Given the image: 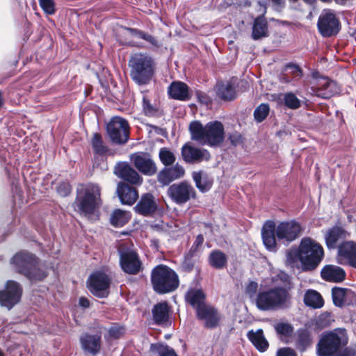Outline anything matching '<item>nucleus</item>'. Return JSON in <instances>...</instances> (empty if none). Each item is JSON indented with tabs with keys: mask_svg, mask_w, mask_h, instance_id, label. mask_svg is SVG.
I'll use <instances>...</instances> for the list:
<instances>
[{
	"mask_svg": "<svg viewBox=\"0 0 356 356\" xmlns=\"http://www.w3.org/2000/svg\"><path fill=\"white\" fill-rule=\"evenodd\" d=\"M332 321L333 319H332L330 314L325 312L318 316L316 319L315 325L318 329L323 330L331 325Z\"/></svg>",
	"mask_w": 356,
	"mask_h": 356,
	"instance_id": "45",
	"label": "nucleus"
},
{
	"mask_svg": "<svg viewBox=\"0 0 356 356\" xmlns=\"http://www.w3.org/2000/svg\"><path fill=\"white\" fill-rule=\"evenodd\" d=\"M268 32V23L263 16H259L254 20L252 38L254 40L267 37Z\"/></svg>",
	"mask_w": 356,
	"mask_h": 356,
	"instance_id": "31",
	"label": "nucleus"
},
{
	"mask_svg": "<svg viewBox=\"0 0 356 356\" xmlns=\"http://www.w3.org/2000/svg\"><path fill=\"white\" fill-rule=\"evenodd\" d=\"M22 291L17 282L12 280L8 281L5 290L0 291V305L8 309H11L19 301Z\"/></svg>",
	"mask_w": 356,
	"mask_h": 356,
	"instance_id": "14",
	"label": "nucleus"
},
{
	"mask_svg": "<svg viewBox=\"0 0 356 356\" xmlns=\"http://www.w3.org/2000/svg\"><path fill=\"white\" fill-rule=\"evenodd\" d=\"M184 174V168L177 163L173 166L163 168L158 175V181L162 185L167 186L173 181L182 178Z\"/></svg>",
	"mask_w": 356,
	"mask_h": 356,
	"instance_id": "21",
	"label": "nucleus"
},
{
	"mask_svg": "<svg viewBox=\"0 0 356 356\" xmlns=\"http://www.w3.org/2000/svg\"><path fill=\"white\" fill-rule=\"evenodd\" d=\"M271 279H272V282L273 284L275 283V282L278 279H280L282 282H286L288 279V275L285 273L280 271L277 275H276L275 276H272Z\"/></svg>",
	"mask_w": 356,
	"mask_h": 356,
	"instance_id": "58",
	"label": "nucleus"
},
{
	"mask_svg": "<svg viewBox=\"0 0 356 356\" xmlns=\"http://www.w3.org/2000/svg\"><path fill=\"white\" fill-rule=\"evenodd\" d=\"M285 70L287 74H291L293 78L296 80L300 79L302 76V70L298 65L290 63L286 65Z\"/></svg>",
	"mask_w": 356,
	"mask_h": 356,
	"instance_id": "47",
	"label": "nucleus"
},
{
	"mask_svg": "<svg viewBox=\"0 0 356 356\" xmlns=\"http://www.w3.org/2000/svg\"><path fill=\"white\" fill-rule=\"evenodd\" d=\"M90 145L92 152L97 156H105L109 152V147L100 133L95 132L92 134Z\"/></svg>",
	"mask_w": 356,
	"mask_h": 356,
	"instance_id": "27",
	"label": "nucleus"
},
{
	"mask_svg": "<svg viewBox=\"0 0 356 356\" xmlns=\"http://www.w3.org/2000/svg\"><path fill=\"white\" fill-rule=\"evenodd\" d=\"M229 140L234 146H237L242 143V137L238 132L231 134L229 136Z\"/></svg>",
	"mask_w": 356,
	"mask_h": 356,
	"instance_id": "54",
	"label": "nucleus"
},
{
	"mask_svg": "<svg viewBox=\"0 0 356 356\" xmlns=\"http://www.w3.org/2000/svg\"><path fill=\"white\" fill-rule=\"evenodd\" d=\"M193 179L196 187L202 193L208 191L212 186V180L207 175H202L201 172H194Z\"/></svg>",
	"mask_w": 356,
	"mask_h": 356,
	"instance_id": "38",
	"label": "nucleus"
},
{
	"mask_svg": "<svg viewBox=\"0 0 356 356\" xmlns=\"http://www.w3.org/2000/svg\"><path fill=\"white\" fill-rule=\"evenodd\" d=\"M167 193L172 201L179 205L195 198L196 195L195 188L186 181L173 184L168 188Z\"/></svg>",
	"mask_w": 356,
	"mask_h": 356,
	"instance_id": "11",
	"label": "nucleus"
},
{
	"mask_svg": "<svg viewBox=\"0 0 356 356\" xmlns=\"http://www.w3.org/2000/svg\"><path fill=\"white\" fill-rule=\"evenodd\" d=\"M186 163L195 164L200 163L203 157H183Z\"/></svg>",
	"mask_w": 356,
	"mask_h": 356,
	"instance_id": "59",
	"label": "nucleus"
},
{
	"mask_svg": "<svg viewBox=\"0 0 356 356\" xmlns=\"http://www.w3.org/2000/svg\"><path fill=\"white\" fill-rule=\"evenodd\" d=\"M110 278L102 271H96L89 278V289L98 298H105L108 294Z\"/></svg>",
	"mask_w": 356,
	"mask_h": 356,
	"instance_id": "13",
	"label": "nucleus"
},
{
	"mask_svg": "<svg viewBox=\"0 0 356 356\" xmlns=\"http://www.w3.org/2000/svg\"><path fill=\"white\" fill-rule=\"evenodd\" d=\"M270 106L268 104H261L254 111V119L257 123L262 122L268 115Z\"/></svg>",
	"mask_w": 356,
	"mask_h": 356,
	"instance_id": "43",
	"label": "nucleus"
},
{
	"mask_svg": "<svg viewBox=\"0 0 356 356\" xmlns=\"http://www.w3.org/2000/svg\"><path fill=\"white\" fill-rule=\"evenodd\" d=\"M275 235V222L273 221L266 222L261 229V236L265 247L270 252H275L277 250Z\"/></svg>",
	"mask_w": 356,
	"mask_h": 356,
	"instance_id": "23",
	"label": "nucleus"
},
{
	"mask_svg": "<svg viewBox=\"0 0 356 356\" xmlns=\"http://www.w3.org/2000/svg\"><path fill=\"white\" fill-rule=\"evenodd\" d=\"M130 218V212L121 209H115L111 216L110 222L111 225L115 227H122L128 222Z\"/></svg>",
	"mask_w": 356,
	"mask_h": 356,
	"instance_id": "40",
	"label": "nucleus"
},
{
	"mask_svg": "<svg viewBox=\"0 0 356 356\" xmlns=\"http://www.w3.org/2000/svg\"><path fill=\"white\" fill-rule=\"evenodd\" d=\"M150 351L156 356H178L173 348L161 343H152Z\"/></svg>",
	"mask_w": 356,
	"mask_h": 356,
	"instance_id": "42",
	"label": "nucleus"
},
{
	"mask_svg": "<svg viewBox=\"0 0 356 356\" xmlns=\"http://www.w3.org/2000/svg\"><path fill=\"white\" fill-rule=\"evenodd\" d=\"M348 343V337L345 328H336L322 333L316 345L318 356H332Z\"/></svg>",
	"mask_w": 356,
	"mask_h": 356,
	"instance_id": "5",
	"label": "nucleus"
},
{
	"mask_svg": "<svg viewBox=\"0 0 356 356\" xmlns=\"http://www.w3.org/2000/svg\"><path fill=\"white\" fill-rule=\"evenodd\" d=\"M15 270L33 281L42 280L47 276L35 256L27 252L16 254L11 260Z\"/></svg>",
	"mask_w": 356,
	"mask_h": 356,
	"instance_id": "6",
	"label": "nucleus"
},
{
	"mask_svg": "<svg viewBox=\"0 0 356 356\" xmlns=\"http://www.w3.org/2000/svg\"><path fill=\"white\" fill-rule=\"evenodd\" d=\"M106 132L113 144L124 145L129 138V123L121 117H113L106 124Z\"/></svg>",
	"mask_w": 356,
	"mask_h": 356,
	"instance_id": "9",
	"label": "nucleus"
},
{
	"mask_svg": "<svg viewBox=\"0 0 356 356\" xmlns=\"http://www.w3.org/2000/svg\"><path fill=\"white\" fill-rule=\"evenodd\" d=\"M356 355V353L354 352V353H340V354H338L337 356H355Z\"/></svg>",
	"mask_w": 356,
	"mask_h": 356,
	"instance_id": "64",
	"label": "nucleus"
},
{
	"mask_svg": "<svg viewBox=\"0 0 356 356\" xmlns=\"http://www.w3.org/2000/svg\"><path fill=\"white\" fill-rule=\"evenodd\" d=\"M181 156H205L204 152L191 143H186L181 149Z\"/></svg>",
	"mask_w": 356,
	"mask_h": 356,
	"instance_id": "46",
	"label": "nucleus"
},
{
	"mask_svg": "<svg viewBox=\"0 0 356 356\" xmlns=\"http://www.w3.org/2000/svg\"><path fill=\"white\" fill-rule=\"evenodd\" d=\"M305 304L314 309H319L323 306L324 301L319 293L314 290H308L304 296Z\"/></svg>",
	"mask_w": 356,
	"mask_h": 356,
	"instance_id": "36",
	"label": "nucleus"
},
{
	"mask_svg": "<svg viewBox=\"0 0 356 356\" xmlns=\"http://www.w3.org/2000/svg\"><path fill=\"white\" fill-rule=\"evenodd\" d=\"M175 157H160L161 162L166 166L171 165L175 162Z\"/></svg>",
	"mask_w": 356,
	"mask_h": 356,
	"instance_id": "60",
	"label": "nucleus"
},
{
	"mask_svg": "<svg viewBox=\"0 0 356 356\" xmlns=\"http://www.w3.org/2000/svg\"><path fill=\"white\" fill-rule=\"evenodd\" d=\"M58 193L63 197L67 196L70 193L71 188L67 183H61L56 188Z\"/></svg>",
	"mask_w": 356,
	"mask_h": 356,
	"instance_id": "51",
	"label": "nucleus"
},
{
	"mask_svg": "<svg viewBox=\"0 0 356 356\" xmlns=\"http://www.w3.org/2000/svg\"><path fill=\"white\" fill-rule=\"evenodd\" d=\"M291 296L283 287H274L259 292L255 303L261 311H273L289 307Z\"/></svg>",
	"mask_w": 356,
	"mask_h": 356,
	"instance_id": "4",
	"label": "nucleus"
},
{
	"mask_svg": "<svg viewBox=\"0 0 356 356\" xmlns=\"http://www.w3.org/2000/svg\"><path fill=\"white\" fill-rule=\"evenodd\" d=\"M117 193L121 203L123 204L132 205L138 197L137 191L123 182L118 184Z\"/></svg>",
	"mask_w": 356,
	"mask_h": 356,
	"instance_id": "25",
	"label": "nucleus"
},
{
	"mask_svg": "<svg viewBox=\"0 0 356 356\" xmlns=\"http://www.w3.org/2000/svg\"><path fill=\"white\" fill-rule=\"evenodd\" d=\"M247 337L259 351L264 352L267 350L268 342L266 339L261 329H258L256 331L253 330H250L247 334Z\"/></svg>",
	"mask_w": 356,
	"mask_h": 356,
	"instance_id": "30",
	"label": "nucleus"
},
{
	"mask_svg": "<svg viewBox=\"0 0 356 356\" xmlns=\"http://www.w3.org/2000/svg\"><path fill=\"white\" fill-rule=\"evenodd\" d=\"M157 209V204L154 196L150 193L142 195L140 201L134 207L137 213L147 216L152 214Z\"/></svg>",
	"mask_w": 356,
	"mask_h": 356,
	"instance_id": "24",
	"label": "nucleus"
},
{
	"mask_svg": "<svg viewBox=\"0 0 356 356\" xmlns=\"http://www.w3.org/2000/svg\"><path fill=\"white\" fill-rule=\"evenodd\" d=\"M136 168L146 175H152L156 172V166L149 157H135Z\"/></svg>",
	"mask_w": 356,
	"mask_h": 356,
	"instance_id": "32",
	"label": "nucleus"
},
{
	"mask_svg": "<svg viewBox=\"0 0 356 356\" xmlns=\"http://www.w3.org/2000/svg\"><path fill=\"white\" fill-rule=\"evenodd\" d=\"M204 242V237L202 234H199L197 236L191 248V251L195 252L197 251L199 248H200Z\"/></svg>",
	"mask_w": 356,
	"mask_h": 356,
	"instance_id": "57",
	"label": "nucleus"
},
{
	"mask_svg": "<svg viewBox=\"0 0 356 356\" xmlns=\"http://www.w3.org/2000/svg\"><path fill=\"white\" fill-rule=\"evenodd\" d=\"M258 289V284L254 281H250L245 287V293L250 297L255 295Z\"/></svg>",
	"mask_w": 356,
	"mask_h": 356,
	"instance_id": "52",
	"label": "nucleus"
},
{
	"mask_svg": "<svg viewBox=\"0 0 356 356\" xmlns=\"http://www.w3.org/2000/svg\"><path fill=\"white\" fill-rule=\"evenodd\" d=\"M216 94L218 97L225 101H232L236 98V90L229 83H222L217 86Z\"/></svg>",
	"mask_w": 356,
	"mask_h": 356,
	"instance_id": "34",
	"label": "nucleus"
},
{
	"mask_svg": "<svg viewBox=\"0 0 356 356\" xmlns=\"http://www.w3.org/2000/svg\"><path fill=\"white\" fill-rule=\"evenodd\" d=\"M234 3H236L240 6H250L251 2L250 0H232Z\"/></svg>",
	"mask_w": 356,
	"mask_h": 356,
	"instance_id": "62",
	"label": "nucleus"
},
{
	"mask_svg": "<svg viewBox=\"0 0 356 356\" xmlns=\"http://www.w3.org/2000/svg\"><path fill=\"white\" fill-rule=\"evenodd\" d=\"M227 262L226 254L220 250H213L209 254V263L216 269H222L226 266Z\"/></svg>",
	"mask_w": 356,
	"mask_h": 356,
	"instance_id": "37",
	"label": "nucleus"
},
{
	"mask_svg": "<svg viewBox=\"0 0 356 356\" xmlns=\"http://www.w3.org/2000/svg\"><path fill=\"white\" fill-rule=\"evenodd\" d=\"M276 356H297L294 350L291 348H282L277 351Z\"/></svg>",
	"mask_w": 356,
	"mask_h": 356,
	"instance_id": "53",
	"label": "nucleus"
},
{
	"mask_svg": "<svg viewBox=\"0 0 356 356\" xmlns=\"http://www.w3.org/2000/svg\"><path fill=\"white\" fill-rule=\"evenodd\" d=\"M339 263L348 264L356 268V243L352 241L342 243L338 248Z\"/></svg>",
	"mask_w": 356,
	"mask_h": 356,
	"instance_id": "18",
	"label": "nucleus"
},
{
	"mask_svg": "<svg viewBox=\"0 0 356 356\" xmlns=\"http://www.w3.org/2000/svg\"><path fill=\"white\" fill-rule=\"evenodd\" d=\"M79 304L83 308H88L90 306V302L88 299L85 297H81L79 298Z\"/></svg>",
	"mask_w": 356,
	"mask_h": 356,
	"instance_id": "61",
	"label": "nucleus"
},
{
	"mask_svg": "<svg viewBox=\"0 0 356 356\" xmlns=\"http://www.w3.org/2000/svg\"><path fill=\"white\" fill-rule=\"evenodd\" d=\"M130 77L138 86H147L152 81L156 72V62L147 53H136L129 60Z\"/></svg>",
	"mask_w": 356,
	"mask_h": 356,
	"instance_id": "3",
	"label": "nucleus"
},
{
	"mask_svg": "<svg viewBox=\"0 0 356 356\" xmlns=\"http://www.w3.org/2000/svg\"><path fill=\"white\" fill-rule=\"evenodd\" d=\"M170 98L176 100L186 102L191 99L192 94L188 86L181 81H173L168 88Z\"/></svg>",
	"mask_w": 356,
	"mask_h": 356,
	"instance_id": "22",
	"label": "nucleus"
},
{
	"mask_svg": "<svg viewBox=\"0 0 356 356\" xmlns=\"http://www.w3.org/2000/svg\"><path fill=\"white\" fill-rule=\"evenodd\" d=\"M321 277L324 280L332 282H340L345 280L344 270L337 266L327 265L321 270Z\"/></svg>",
	"mask_w": 356,
	"mask_h": 356,
	"instance_id": "26",
	"label": "nucleus"
},
{
	"mask_svg": "<svg viewBox=\"0 0 356 356\" xmlns=\"http://www.w3.org/2000/svg\"><path fill=\"white\" fill-rule=\"evenodd\" d=\"M143 40L151 44L154 47H159L160 44L158 40L154 37L153 35L149 34L148 33H145Z\"/></svg>",
	"mask_w": 356,
	"mask_h": 356,
	"instance_id": "55",
	"label": "nucleus"
},
{
	"mask_svg": "<svg viewBox=\"0 0 356 356\" xmlns=\"http://www.w3.org/2000/svg\"><path fill=\"white\" fill-rule=\"evenodd\" d=\"M312 337L308 329L302 328L297 331L296 345L300 351L304 352L312 345Z\"/></svg>",
	"mask_w": 356,
	"mask_h": 356,
	"instance_id": "35",
	"label": "nucleus"
},
{
	"mask_svg": "<svg viewBox=\"0 0 356 356\" xmlns=\"http://www.w3.org/2000/svg\"><path fill=\"white\" fill-rule=\"evenodd\" d=\"M125 29L134 37L143 39V35L145 34V31H141L138 29L131 28V27H125Z\"/></svg>",
	"mask_w": 356,
	"mask_h": 356,
	"instance_id": "56",
	"label": "nucleus"
},
{
	"mask_svg": "<svg viewBox=\"0 0 356 356\" xmlns=\"http://www.w3.org/2000/svg\"><path fill=\"white\" fill-rule=\"evenodd\" d=\"M114 173L118 177L133 185H140L142 184L143 179L138 172L124 162L117 163L114 169Z\"/></svg>",
	"mask_w": 356,
	"mask_h": 356,
	"instance_id": "19",
	"label": "nucleus"
},
{
	"mask_svg": "<svg viewBox=\"0 0 356 356\" xmlns=\"http://www.w3.org/2000/svg\"><path fill=\"white\" fill-rule=\"evenodd\" d=\"M314 94L323 99H329L340 91L336 81L328 78H323L318 81L316 86L312 88Z\"/></svg>",
	"mask_w": 356,
	"mask_h": 356,
	"instance_id": "16",
	"label": "nucleus"
},
{
	"mask_svg": "<svg viewBox=\"0 0 356 356\" xmlns=\"http://www.w3.org/2000/svg\"><path fill=\"white\" fill-rule=\"evenodd\" d=\"M151 281L154 290L160 294L174 291L179 284L177 273L163 264L158 265L152 269Z\"/></svg>",
	"mask_w": 356,
	"mask_h": 356,
	"instance_id": "8",
	"label": "nucleus"
},
{
	"mask_svg": "<svg viewBox=\"0 0 356 356\" xmlns=\"http://www.w3.org/2000/svg\"><path fill=\"white\" fill-rule=\"evenodd\" d=\"M120 262L122 269L127 273L135 275L141 269V261L138 254L131 250L120 251Z\"/></svg>",
	"mask_w": 356,
	"mask_h": 356,
	"instance_id": "15",
	"label": "nucleus"
},
{
	"mask_svg": "<svg viewBox=\"0 0 356 356\" xmlns=\"http://www.w3.org/2000/svg\"><path fill=\"white\" fill-rule=\"evenodd\" d=\"M197 317L204 321L205 327L213 328L216 327L220 321V316L218 311L209 305L198 308Z\"/></svg>",
	"mask_w": 356,
	"mask_h": 356,
	"instance_id": "20",
	"label": "nucleus"
},
{
	"mask_svg": "<svg viewBox=\"0 0 356 356\" xmlns=\"http://www.w3.org/2000/svg\"><path fill=\"white\" fill-rule=\"evenodd\" d=\"M152 312L156 324L162 325L168 322L170 307L166 302L157 303L154 306Z\"/></svg>",
	"mask_w": 356,
	"mask_h": 356,
	"instance_id": "29",
	"label": "nucleus"
},
{
	"mask_svg": "<svg viewBox=\"0 0 356 356\" xmlns=\"http://www.w3.org/2000/svg\"><path fill=\"white\" fill-rule=\"evenodd\" d=\"M346 237V232L340 227H333L328 229L325 234L327 247L329 249L335 248L338 242Z\"/></svg>",
	"mask_w": 356,
	"mask_h": 356,
	"instance_id": "28",
	"label": "nucleus"
},
{
	"mask_svg": "<svg viewBox=\"0 0 356 356\" xmlns=\"http://www.w3.org/2000/svg\"><path fill=\"white\" fill-rule=\"evenodd\" d=\"M324 257L321 244L309 237L302 238L298 248H292L286 252V264L291 268L300 264L303 271L316 269Z\"/></svg>",
	"mask_w": 356,
	"mask_h": 356,
	"instance_id": "1",
	"label": "nucleus"
},
{
	"mask_svg": "<svg viewBox=\"0 0 356 356\" xmlns=\"http://www.w3.org/2000/svg\"><path fill=\"white\" fill-rule=\"evenodd\" d=\"M352 294L350 289L340 287H334L332 289V296L334 305L342 307L346 300V298Z\"/></svg>",
	"mask_w": 356,
	"mask_h": 356,
	"instance_id": "39",
	"label": "nucleus"
},
{
	"mask_svg": "<svg viewBox=\"0 0 356 356\" xmlns=\"http://www.w3.org/2000/svg\"><path fill=\"white\" fill-rule=\"evenodd\" d=\"M80 344L85 355L96 356L101 350V335L90 334H83L80 337Z\"/></svg>",
	"mask_w": 356,
	"mask_h": 356,
	"instance_id": "17",
	"label": "nucleus"
},
{
	"mask_svg": "<svg viewBox=\"0 0 356 356\" xmlns=\"http://www.w3.org/2000/svg\"><path fill=\"white\" fill-rule=\"evenodd\" d=\"M188 130L191 140L202 145L216 147L225 139L224 126L220 121H211L203 126L200 121L194 120L190 123Z\"/></svg>",
	"mask_w": 356,
	"mask_h": 356,
	"instance_id": "2",
	"label": "nucleus"
},
{
	"mask_svg": "<svg viewBox=\"0 0 356 356\" xmlns=\"http://www.w3.org/2000/svg\"><path fill=\"white\" fill-rule=\"evenodd\" d=\"M317 28L323 38H330L339 33L341 30V23L332 10L325 9L318 17Z\"/></svg>",
	"mask_w": 356,
	"mask_h": 356,
	"instance_id": "10",
	"label": "nucleus"
},
{
	"mask_svg": "<svg viewBox=\"0 0 356 356\" xmlns=\"http://www.w3.org/2000/svg\"><path fill=\"white\" fill-rule=\"evenodd\" d=\"M205 296L203 291L200 289H190L186 294V301L194 308L196 312L198 308L205 306L204 304Z\"/></svg>",
	"mask_w": 356,
	"mask_h": 356,
	"instance_id": "33",
	"label": "nucleus"
},
{
	"mask_svg": "<svg viewBox=\"0 0 356 356\" xmlns=\"http://www.w3.org/2000/svg\"><path fill=\"white\" fill-rule=\"evenodd\" d=\"M277 335L281 339L290 337L293 332V326L286 321H279L273 325Z\"/></svg>",
	"mask_w": 356,
	"mask_h": 356,
	"instance_id": "41",
	"label": "nucleus"
},
{
	"mask_svg": "<svg viewBox=\"0 0 356 356\" xmlns=\"http://www.w3.org/2000/svg\"><path fill=\"white\" fill-rule=\"evenodd\" d=\"M101 188L97 184L90 183L78 189L74 208L81 214L94 212L101 204Z\"/></svg>",
	"mask_w": 356,
	"mask_h": 356,
	"instance_id": "7",
	"label": "nucleus"
},
{
	"mask_svg": "<svg viewBox=\"0 0 356 356\" xmlns=\"http://www.w3.org/2000/svg\"><path fill=\"white\" fill-rule=\"evenodd\" d=\"M143 111L147 116H155L157 115V108L151 104L150 101L145 97L143 99Z\"/></svg>",
	"mask_w": 356,
	"mask_h": 356,
	"instance_id": "48",
	"label": "nucleus"
},
{
	"mask_svg": "<svg viewBox=\"0 0 356 356\" xmlns=\"http://www.w3.org/2000/svg\"><path fill=\"white\" fill-rule=\"evenodd\" d=\"M276 236L278 240L291 243L296 240L301 234L300 224L294 220L280 222L275 226Z\"/></svg>",
	"mask_w": 356,
	"mask_h": 356,
	"instance_id": "12",
	"label": "nucleus"
},
{
	"mask_svg": "<svg viewBox=\"0 0 356 356\" xmlns=\"http://www.w3.org/2000/svg\"><path fill=\"white\" fill-rule=\"evenodd\" d=\"M124 333L123 327L119 325H113L108 330V335L105 338L108 339H116L120 338Z\"/></svg>",
	"mask_w": 356,
	"mask_h": 356,
	"instance_id": "50",
	"label": "nucleus"
},
{
	"mask_svg": "<svg viewBox=\"0 0 356 356\" xmlns=\"http://www.w3.org/2000/svg\"><path fill=\"white\" fill-rule=\"evenodd\" d=\"M159 156H174V154L167 147H163L160 149Z\"/></svg>",
	"mask_w": 356,
	"mask_h": 356,
	"instance_id": "63",
	"label": "nucleus"
},
{
	"mask_svg": "<svg viewBox=\"0 0 356 356\" xmlns=\"http://www.w3.org/2000/svg\"><path fill=\"white\" fill-rule=\"evenodd\" d=\"M40 6L47 15H54L56 13L55 2L54 0H38Z\"/></svg>",
	"mask_w": 356,
	"mask_h": 356,
	"instance_id": "49",
	"label": "nucleus"
},
{
	"mask_svg": "<svg viewBox=\"0 0 356 356\" xmlns=\"http://www.w3.org/2000/svg\"><path fill=\"white\" fill-rule=\"evenodd\" d=\"M284 103L287 108L293 110L298 109L301 106L300 100L291 92L284 95Z\"/></svg>",
	"mask_w": 356,
	"mask_h": 356,
	"instance_id": "44",
	"label": "nucleus"
}]
</instances>
